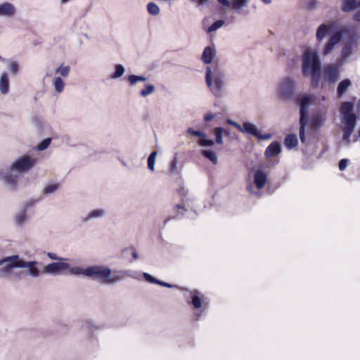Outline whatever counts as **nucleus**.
Segmentation results:
<instances>
[{
	"instance_id": "dca6fc26",
	"label": "nucleus",
	"mask_w": 360,
	"mask_h": 360,
	"mask_svg": "<svg viewBox=\"0 0 360 360\" xmlns=\"http://www.w3.org/2000/svg\"><path fill=\"white\" fill-rule=\"evenodd\" d=\"M16 13L15 6L8 1L0 4V17L11 18Z\"/></svg>"
},
{
	"instance_id": "c03bdc74",
	"label": "nucleus",
	"mask_w": 360,
	"mask_h": 360,
	"mask_svg": "<svg viewBox=\"0 0 360 360\" xmlns=\"http://www.w3.org/2000/svg\"><path fill=\"white\" fill-rule=\"evenodd\" d=\"M348 160L347 159H342L339 162V169L340 171H343L347 167Z\"/></svg>"
},
{
	"instance_id": "f704fd0d",
	"label": "nucleus",
	"mask_w": 360,
	"mask_h": 360,
	"mask_svg": "<svg viewBox=\"0 0 360 360\" xmlns=\"http://www.w3.org/2000/svg\"><path fill=\"white\" fill-rule=\"evenodd\" d=\"M224 24V20H217L209 27V28L207 29V32H214L217 30H218L219 28H220L221 27H222Z\"/></svg>"
},
{
	"instance_id": "4468645a",
	"label": "nucleus",
	"mask_w": 360,
	"mask_h": 360,
	"mask_svg": "<svg viewBox=\"0 0 360 360\" xmlns=\"http://www.w3.org/2000/svg\"><path fill=\"white\" fill-rule=\"evenodd\" d=\"M186 132L191 135L200 137V139L198 140V143L201 146H212L214 144V141L207 139V134L203 131L194 130L192 128H188Z\"/></svg>"
},
{
	"instance_id": "4d7b16f0",
	"label": "nucleus",
	"mask_w": 360,
	"mask_h": 360,
	"mask_svg": "<svg viewBox=\"0 0 360 360\" xmlns=\"http://www.w3.org/2000/svg\"><path fill=\"white\" fill-rule=\"evenodd\" d=\"M208 2V0H198V3L200 5H204Z\"/></svg>"
},
{
	"instance_id": "e433bc0d",
	"label": "nucleus",
	"mask_w": 360,
	"mask_h": 360,
	"mask_svg": "<svg viewBox=\"0 0 360 360\" xmlns=\"http://www.w3.org/2000/svg\"><path fill=\"white\" fill-rule=\"evenodd\" d=\"M320 5V2L318 0H309L307 2L306 8L309 10H315Z\"/></svg>"
},
{
	"instance_id": "79ce46f5",
	"label": "nucleus",
	"mask_w": 360,
	"mask_h": 360,
	"mask_svg": "<svg viewBox=\"0 0 360 360\" xmlns=\"http://www.w3.org/2000/svg\"><path fill=\"white\" fill-rule=\"evenodd\" d=\"M26 219V215L25 212H22L16 216V222L18 224H22Z\"/></svg>"
},
{
	"instance_id": "ea45409f",
	"label": "nucleus",
	"mask_w": 360,
	"mask_h": 360,
	"mask_svg": "<svg viewBox=\"0 0 360 360\" xmlns=\"http://www.w3.org/2000/svg\"><path fill=\"white\" fill-rule=\"evenodd\" d=\"M70 274H75V275H79V274H84L85 269H82L79 267H69V269L67 270Z\"/></svg>"
},
{
	"instance_id": "2f4dec72",
	"label": "nucleus",
	"mask_w": 360,
	"mask_h": 360,
	"mask_svg": "<svg viewBox=\"0 0 360 360\" xmlns=\"http://www.w3.org/2000/svg\"><path fill=\"white\" fill-rule=\"evenodd\" d=\"M322 124V120L319 117H313L310 122V127L313 130L318 129Z\"/></svg>"
},
{
	"instance_id": "3c124183",
	"label": "nucleus",
	"mask_w": 360,
	"mask_h": 360,
	"mask_svg": "<svg viewBox=\"0 0 360 360\" xmlns=\"http://www.w3.org/2000/svg\"><path fill=\"white\" fill-rule=\"evenodd\" d=\"M217 1L224 6H230L231 2L229 0H217Z\"/></svg>"
},
{
	"instance_id": "1a4fd4ad",
	"label": "nucleus",
	"mask_w": 360,
	"mask_h": 360,
	"mask_svg": "<svg viewBox=\"0 0 360 360\" xmlns=\"http://www.w3.org/2000/svg\"><path fill=\"white\" fill-rule=\"evenodd\" d=\"M342 38V31H337L333 33L323 46L322 49V54L323 56H328L331 54L335 46L340 42Z\"/></svg>"
},
{
	"instance_id": "cd10ccee",
	"label": "nucleus",
	"mask_w": 360,
	"mask_h": 360,
	"mask_svg": "<svg viewBox=\"0 0 360 360\" xmlns=\"http://www.w3.org/2000/svg\"><path fill=\"white\" fill-rule=\"evenodd\" d=\"M147 11L152 15H157L160 12L159 6L154 2H150L148 4Z\"/></svg>"
},
{
	"instance_id": "412c9836",
	"label": "nucleus",
	"mask_w": 360,
	"mask_h": 360,
	"mask_svg": "<svg viewBox=\"0 0 360 360\" xmlns=\"http://www.w3.org/2000/svg\"><path fill=\"white\" fill-rule=\"evenodd\" d=\"M240 131L243 133H246L248 134H250L253 136H257L259 134V131L256 128V127L248 122H243V125L241 126Z\"/></svg>"
},
{
	"instance_id": "7c9ffc66",
	"label": "nucleus",
	"mask_w": 360,
	"mask_h": 360,
	"mask_svg": "<svg viewBox=\"0 0 360 360\" xmlns=\"http://www.w3.org/2000/svg\"><path fill=\"white\" fill-rule=\"evenodd\" d=\"M248 4V0H234L232 4V8L234 10H240L242 8L247 6Z\"/></svg>"
},
{
	"instance_id": "473e14b6",
	"label": "nucleus",
	"mask_w": 360,
	"mask_h": 360,
	"mask_svg": "<svg viewBox=\"0 0 360 360\" xmlns=\"http://www.w3.org/2000/svg\"><path fill=\"white\" fill-rule=\"evenodd\" d=\"M155 91V87L153 84H146L145 86V89H142L140 91V94L143 97H146L148 95L153 93Z\"/></svg>"
},
{
	"instance_id": "a19ab883",
	"label": "nucleus",
	"mask_w": 360,
	"mask_h": 360,
	"mask_svg": "<svg viewBox=\"0 0 360 360\" xmlns=\"http://www.w3.org/2000/svg\"><path fill=\"white\" fill-rule=\"evenodd\" d=\"M143 277L148 282L150 283L157 284L158 283V279L147 273L143 274Z\"/></svg>"
},
{
	"instance_id": "e2e57ef3",
	"label": "nucleus",
	"mask_w": 360,
	"mask_h": 360,
	"mask_svg": "<svg viewBox=\"0 0 360 360\" xmlns=\"http://www.w3.org/2000/svg\"><path fill=\"white\" fill-rule=\"evenodd\" d=\"M12 70H13L14 73H15L18 69L15 68V69H12Z\"/></svg>"
},
{
	"instance_id": "72a5a7b5",
	"label": "nucleus",
	"mask_w": 360,
	"mask_h": 360,
	"mask_svg": "<svg viewBox=\"0 0 360 360\" xmlns=\"http://www.w3.org/2000/svg\"><path fill=\"white\" fill-rule=\"evenodd\" d=\"M128 80L129 83L133 85L136 84L137 82H145L146 78L143 76H137L134 75H129L128 77Z\"/></svg>"
},
{
	"instance_id": "ddd939ff",
	"label": "nucleus",
	"mask_w": 360,
	"mask_h": 360,
	"mask_svg": "<svg viewBox=\"0 0 360 360\" xmlns=\"http://www.w3.org/2000/svg\"><path fill=\"white\" fill-rule=\"evenodd\" d=\"M295 84L290 78L285 79L280 86V95L283 99L290 98L294 92Z\"/></svg>"
},
{
	"instance_id": "39448f33",
	"label": "nucleus",
	"mask_w": 360,
	"mask_h": 360,
	"mask_svg": "<svg viewBox=\"0 0 360 360\" xmlns=\"http://www.w3.org/2000/svg\"><path fill=\"white\" fill-rule=\"evenodd\" d=\"M207 69L205 79L206 83L211 90V91L216 96H219L221 94V91L223 86V76L218 72H216L217 69Z\"/></svg>"
},
{
	"instance_id": "864d4df0",
	"label": "nucleus",
	"mask_w": 360,
	"mask_h": 360,
	"mask_svg": "<svg viewBox=\"0 0 360 360\" xmlns=\"http://www.w3.org/2000/svg\"><path fill=\"white\" fill-rule=\"evenodd\" d=\"M174 209L175 210H180V209H181V210H184V211H186V209H185L184 206L181 205H178V204H177V205H175L174 206Z\"/></svg>"
},
{
	"instance_id": "393cba45",
	"label": "nucleus",
	"mask_w": 360,
	"mask_h": 360,
	"mask_svg": "<svg viewBox=\"0 0 360 360\" xmlns=\"http://www.w3.org/2000/svg\"><path fill=\"white\" fill-rule=\"evenodd\" d=\"M351 85V82L349 79H345L341 81L338 86V96H342L347 90L349 86Z\"/></svg>"
},
{
	"instance_id": "680f3d73",
	"label": "nucleus",
	"mask_w": 360,
	"mask_h": 360,
	"mask_svg": "<svg viewBox=\"0 0 360 360\" xmlns=\"http://www.w3.org/2000/svg\"><path fill=\"white\" fill-rule=\"evenodd\" d=\"M115 68H123V66H122V65H116V67H115Z\"/></svg>"
},
{
	"instance_id": "6e6d98bb",
	"label": "nucleus",
	"mask_w": 360,
	"mask_h": 360,
	"mask_svg": "<svg viewBox=\"0 0 360 360\" xmlns=\"http://www.w3.org/2000/svg\"><path fill=\"white\" fill-rule=\"evenodd\" d=\"M176 169V160H173L172 164V170L174 171Z\"/></svg>"
},
{
	"instance_id": "49530a36",
	"label": "nucleus",
	"mask_w": 360,
	"mask_h": 360,
	"mask_svg": "<svg viewBox=\"0 0 360 360\" xmlns=\"http://www.w3.org/2000/svg\"><path fill=\"white\" fill-rule=\"evenodd\" d=\"M124 70L125 69H116V71L112 75V77L117 78L121 77L124 74Z\"/></svg>"
},
{
	"instance_id": "052dcab7",
	"label": "nucleus",
	"mask_w": 360,
	"mask_h": 360,
	"mask_svg": "<svg viewBox=\"0 0 360 360\" xmlns=\"http://www.w3.org/2000/svg\"><path fill=\"white\" fill-rule=\"evenodd\" d=\"M70 0H60V3L61 4H66L67 2H68Z\"/></svg>"
},
{
	"instance_id": "0eeeda50",
	"label": "nucleus",
	"mask_w": 360,
	"mask_h": 360,
	"mask_svg": "<svg viewBox=\"0 0 360 360\" xmlns=\"http://www.w3.org/2000/svg\"><path fill=\"white\" fill-rule=\"evenodd\" d=\"M311 98L309 96H304L300 103V139L302 143L305 142L304 129L307 124V108L309 105Z\"/></svg>"
},
{
	"instance_id": "603ef678",
	"label": "nucleus",
	"mask_w": 360,
	"mask_h": 360,
	"mask_svg": "<svg viewBox=\"0 0 360 360\" xmlns=\"http://www.w3.org/2000/svg\"><path fill=\"white\" fill-rule=\"evenodd\" d=\"M229 123L231 124V125L234 126L239 131L240 130L241 125L239 124L238 123H237V122H236L234 121H231V120H229Z\"/></svg>"
},
{
	"instance_id": "5701e85b",
	"label": "nucleus",
	"mask_w": 360,
	"mask_h": 360,
	"mask_svg": "<svg viewBox=\"0 0 360 360\" xmlns=\"http://www.w3.org/2000/svg\"><path fill=\"white\" fill-rule=\"evenodd\" d=\"M9 89V81L6 73L1 75L0 78V91L1 94H6Z\"/></svg>"
},
{
	"instance_id": "a878e982",
	"label": "nucleus",
	"mask_w": 360,
	"mask_h": 360,
	"mask_svg": "<svg viewBox=\"0 0 360 360\" xmlns=\"http://www.w3.org/2000/svg\"><path fill=\"white\" fill-rule=\"evenodd\" d=\"M201 154L209 159L213 164L216 165L217 163V157L214 152L209 150H201Z\"/></svg>"
},
{
	"instance_id": "f03ea898",
	"label": "nucleus",
	"mask_w": 360,
	"mask_h": 360,
	"mask_svg": "<svg viewBox=\"0 0 360 360\" xmlns=\"http://www.w3.org/2000/svg\"><path fill=\"white\" fill-rule=\"evenodd\" d=\"M84 276L91 277L105 284L114 283L122 279L120 271H112L104 266H92L85 269Z\"/></svg>"
},
{
	"instance_id": "09e8293b",
	"label": "nucleus",
	"mask_w": 360,
	"mask_h": 360,
	"mask_svg": "<svg viewBox=\"0 0 360 360\" xmlns=\"http://www.w3.org/2000/svg\"><path fill=\"white\" fill-rule=\"evenodd\" d=\"M48 256L49 258H51V259H54V260H61V259H63V258H60L58 257L55 253L53 252H49L48 253Z\"/></svg>"
},
{
	"instance_id": "7ed1b4c3",
	"label": "nucleus",
	"mask_w": 360,
	"mask_h": 360,
	"mask_svg": "<svg viewBox=\"0 0 360 360\" xmlns=\"http://www.w3.org/2000/svg\"><path fill=\"white\" fill-rule=\"evenodd\" d=\"M7 264L5 266L6 271H10L13 268H28V274L32 277L39 276V271L36 267L37 262L35 261L25 262L20 259L18 255H13L0 260V265Z\"/></svg>"
},
{
	"instance_id": "a18cd8bd",
	"label": "nucleus",
	"mask_w": 360,
	"mask_h": 360,
	"mask_svg": "<svg viewBox=\"0 0 360 360\" xmlns=\"http://www.w3.org/2000/svg\"><path fill=\"white\" fill-rule=\"evenodd\" d=\"M256 138H257L259 140H266V139H269L271 138V135L269 134H262L259 131V134L257 136H256Z\"/></svg>"
},
{
	"instance_id": "f3484780",
	"label": "nucleus",
	"mask_w": 360,
	"mask_h": 360,
	"mask_svg": "<svg viewBox=\"0 0 360 360\" xmlns=\"http://www.w3.org/2000/svg\"><path fill=\"white\" fill-rule=\"evenodd\" d=\"M333 23H322L316 29V40L317 42H321L329 34L332 28Z\"/></svg>"
},
{
	"instance_id": "13d9d810",
	"label": "nucleus",
	"mask_w": 360,
	"mask_h": 360,
	"mask_svg": "<svg viewBox=\"0 0 360 360\" xmlns=\"http://www.w3.org/2000/svg\"><path fill=\"white\" fill-rule=\"evenodd\" d=\"M132 257L134 259H136L138 258V254L136 251H134L132 252Z\"/></svg>"
},
{
	"instance_id": "20e7f679",
	"label": "nucleus",
	"mask_w": 360,
	"mask_h": 360,
	"mask_svg": "<svg viewBox=\"0 0 360 360\" xmlns=\"http://www.w3.org/2000/svg\"><path fill=\"white\" fill-rule=\"evenodd\" d=\"M358 40L359 36L355 33L349 34L348 37L344 39L340 56L336 59V68L345 65L349 60L352 53L353 48L357 45Z\"/></svg>"
},
{
	"instance_id": "f257e3e1",
	"label": "nucleus",
	"mask_w": 360,
	"mask_h": 360,
	"mask_svg": "<svg viewBox=\"0 0 360 360\" xmlns=\"http://www.w3.org/2000/svg\"><path fill=\"white\" fill-rule=\"evenodd\" d=\"M353 103L348 101L342 103L340 106V112L342 115V122L344 124L342 140L347 144H349L351 142V136L356 124V115L353 112Z\"/></svg>"
},
{
	"instance_id": "c9c22d12",
	"label": "nucleus",
	"mask_w": 360,
	"mask_h": 360,
	"mask_svg": "<svg viewBox=\"0 0 360 360\" xmlns=\"http://www.w3.org/2000/svg\"><path fill=\"white\" fill-rule=\"evenodd\" d=\"M59 187V185L58 184H52L47 185L44 188V194H49L51 193H53L56 191Z\"/></svg>"
},
{
	"instance_id": "69168bd1",
	"label": "nucleus",
	"mask_w": 360,
	"mask_h": 360,
	"mask_svg": "<svg viewBox=\"0 0 360 360\" xmlns=\"http://www.w3.org/2000/svg\"><path fill=\"white\" fill-rule=\"evenodd\" d=\"M357 137H356L354 139V141L356 142L357 141Z\"/></svg>"
},
{
	"instance_id": "2eb2a0df",
	"label": "nucleus",
	"mask_w": 360,
	"mask_h": 360,
	"mask_svg": "<svg viewBox=\"0 0 360 360\" xmlns=\"http://www.w3.org/2000/svg\"><path fill=\"white\" fill-rule=\"evenodd\" d=\"M304 76L311 75V85L314 88L319 86L321 78V69H302Z\"/></svg>"
},
{
	"instance_id": "6ab92c4d",
	"label": "nucleus",
	"mask_w": 360,
	"mask_h": 360,
	"mask_svg": "<svg viewBox=\"0 0 360 360\" xmlns=\"http://www.w3.org/2000/svg\"><path fill=\"white\" fill-rule=\"evenodd\" d=\"M216 51L214 47L206 46L203 50L201 59L204 63L210 64L212 63Z\"/></svg>"
},
{
	"instance_id": "8fccbe9b",
	"label": "nucleus",
	"mask_w": 360,
	"mask_h": 360,
	"mask_svg": "<svg viewBox=\"0 0 360 360\" xmlns=\"http://www.w3.org/2000/svg\"><path fill=\"white\" fill-rule=\"evenodd\" d=\"M158 285H160L161 286H163V287H167V288H172V285L168 283H165L164 281H160V280H158V283H157Z\"/></svg>"
},
{
	"instance_id": "9d476101",
	"label": "nucleus",
	"mask_w": 360,
	"mask_h": 360,
	"mask_svg": "<svg viewBox=\"0 0 360 360\" xmlns=\"http://www.w3.org/2000/svg\"><path fill=\"white\" fill-rule=\"evenodd\" d=\"M70 264L65 262H53L47 264L44 268V272L51 274H65Z\"/></svg>"
},
{
	"instance_id": "de8ad7c7",
	"label": "nucleus",
	"mask_w": 360,
	"mask_h": 360,
	"mask_svg": "<svg viewBox=\"0 0 360 360\" xmlns=\"http://www.w3.org/2000/svg\"><path fill=\"white\" fill-rule=\"evenodd\" d=\"M214 117V115H213L212 113H211V112H210V113H207V114L204 116V120H205V122H210V121H211V120H213Z\"/></svg>"
},
{
	"instance_id": "4c0bfd02",
	"label": "nucleus",
	"mask_w": 360,
	"mask_h": 360,
	"mask_svg": "<svg viewBox=\"0 0 360 360\" xmlns=\"http://www.w3.org/2000/svg\"><path fill=\"white\" fill-rule=\"evenodd\" d=\"M51 138H47V139H45L44 140H43L38 146H37V149L39 150H44L45 149H46L50 145L51 143Z\"/></svg>"
},
{
	"instance_id": "bf43d9fd",
	"label": "nucleus",
	"mask_w": 360,
	"mask_h": 360,
	"mask_svg": "<svg viewBox=\"0 0 360 360\" xmlns=\"http://www.w3.org/2000/svg\"><path fill=\"white\" fill-rule=\"evenodd\" d=\"M262 1L264 2V4L267 5L271 3V0H262Z\"/></svg>"
},
{
	"instance_id": "37998d69",
	"label": "nucleus",
	"mask_w": 360,
	"mask_h": 360,
	"mask_svg": "<svg viewBox=\"0 0 360 360\" xmlns=\"http://www.w3.org/2000/svg\"><path fill=\"white\" fill-rule=\"evenodd\" d=\"M103 214V211L102 210H96L92 211L89 214V217L93 218V217H101Z\"/></svg>"
},
{
	"instance_id": "b1692460",
	"label": "nucleus",
	"mask_w": 360,
	"mask_h": 360,
	"mask_svg": "<svg viewBox=\"0 0 360 360\" xmlns=\"http://www.w3.org/2000/svg\"><path fill=\"white\" fill-rule=\"evenodd\" d=\"M0 60L8 68H18L22 65L17 58H3L0 56Z\"/></svg>"
},
{
	"instance_id": "58836bf2",
	"label": "nucleus",
	"mask_w": 360,
	"mask_h": 360,
	"mask_svg": "<svg viewBox=\"0 0 360 360\" xmlns=\"http://www.w3.org/2000/svg\"><path fill=\"white\" fill-rule=\"evenodd\" d=\"M17 179H18V176H12V175H6L4 176V180L6 181V183L13 186H15L16 183H17Z\"/></svg>"
},
{
	"instance_id": "aec40b11",
	"label": "nucleus",
	"mask_w": 360,
	"mask_h": 360,
	"mask_svg": "<svg viewBox=\"0 0 360 360\" xmlns=\"http://www.w3.org/2000/svg\"><path fill=\"white\" fill-rule=\"evenodd\" d=\"M281 146L278 142L274 141L271 143L265 150V156L266 158H274L281 153Z\"/></svg>"
},
{
	"instance_id": "a211bd4d",
	"label": "nucleus",
	"mask_w": 360,
	"mask_h": 360,
	"mask_svg": "<svg viewBox=\"0 0 360 360\" xmlns=\"http://www.w3.org/2000/svg\"><path fill=\"white\" fill-rule=\"evenodd\" d=\"M267 181V174L262 169H257L254 174V181L257 189L263 188Z\"/></svg>"
},
{
	"instance_id": "f8f14e48",
	"label": "nucleus",
	"mask_w": 360,
	"mask_h": 360,
	"mask_svg": "<svg viewBox=\"0 0 360 360\" xmlns=\"http://www.w3.org/2000/svg\"><path fill=\"white\" fill-rule=\"evenodd\" d=\"M341 9L343 12H350L354 11L357 6L360 7V1L357 0H340ZM354 20L360 22V10L356 12L353 17Z\"/></svg>"
},
{
	"instance_id": "9b49d317",
	"label": "nucleus",
	"mask_w": 360,
	"mask_h": 360,
	"mask_svg": "<svg viewBox=\"0 0 360 360\" xmlns=\"http://www.w3.org/2000/svg\"><path fill=\"white\" fill-rule=\"evenodd\" d=\"M69 70L70 69H56L53 86L58 93L63 91L65 84L62 77H67L69 75Z\"/></svg>"
},
{
	"instance_id": "bb28decb",
	"label": "nucleus",
	"mask_w": 360,
	"mask_h": 360,
	"mask_svg": "<svg viewBox=\"0 0 360 360\" xmlns=\"http://www.w3.org/2000/svg\"><path fill=\"white\" fill-rule=\"evenodd\" d=\"M191 298H192V304L194 307V308L200 309L202 307V299L198 295V292L197 291L193 292Z\"/></svg>"
},
{
	"instance_id": "5fc2aeb1",
	"label": "nucleus",
	"mask_w": 360,
	"mask_h": 360,
	"mask_svg": "<svg viewBox=\"0 0 360 360\" xmlns=\"http://www.w3.org/2000/svg\"><path fill=\"white\" fill-rule=\"evenodd\" d=\"M328 71H327V75L328 76H331V75L333 73V72H335L337 69H332V68H330V69H326Z\"/></svg>"
},
{
	"instance_id": "0e129e2a",
	"label": "nucleus",
	"mask_w": 360,
	"mask_h": 360,
	"mask_svg": "<svg viewBox=\"0 0 360 360\" xmlns=\"http://www.w3.org/2000/svg\"><path fill=\"white\" fill-rule=\"evenodd\" d=\"M358 107H359V110H360V100H359V102H358Z\"/></svg>"
},
{
	"instance_id": "4be33fe9",
	"label": "nucleus",
	"mask_w": 360,
	"mask_h": 360,
	"mask_svg": "<svg viewBox=\"0 0 360 360\" xmlns=\"http://www.w3.org/2000/svg\"><path fill=\"white\" fill-rule=\"evenodd\" d=\"M298 144V139L296 134H288L284 139V145L286 148L292 149L296 147Z\"/></svg>"
},
{
	"instance_id": "c756f323",
	"label": "nucleus",
	"mask_w": 360,
	"mask_h": 360,
	"mask_svg": "<svg viewBox=\"0 0 360 360\" xmlns=\"http://www.w3.org/2000/svg\"><path fill=\"white\" fill-rule=\"evenodd\" d=\"M157 154V151H153L148 158V167L152 172L154 171L155 158Z\"/></svg>"
},
{
	"instance_id": "423d86ee",
	"label": "nucleus",
	"mask_w": 360,
	"mask_h": 360,
	"mask_svg": "<svg viewBox=\"0 0 360 360\" xmlns=\"http://www.w3.org/2000/svg\"><path fill=\"white\" fill-rule=\"evenodd\" d=\"M302 68H321V60L318 50L306 48L302 53Z\"/></svg>"
},
{
	"instance_id": "6e6552de",
	"label": "nucleus",
	"mask_w": 360,
	"mask_h": 360,
	"mask_svg": "<svg viewBox=\"0 0 360 360\" xmlns=\"http://www.w3.org/2000/svg\"><path fill=\"white\" fill-rule=\"evenodd\" d=\"M37 160L28 155H24L16 160L11 166V171L24 172L32 169L36 164Z\"/></svg>"
},
{
	"instance_id": "c85d7f7f",
	"label": "nucleus",
	"mask_w": 360,
	"mask_h": 360,
	"mask_svg": "<svg viewBox=\"0 0 360 360\" xmlns=\"http://www.w3.org/2000/svg\"><path fill=\"white\" fill-rule=\"evenodd\" d=\"M223 131L224 129L222 127H216L214 129V134L216 136V143L217 144H223Z\"/></svg>"
}]
</instances>
